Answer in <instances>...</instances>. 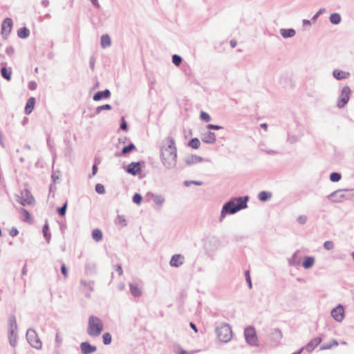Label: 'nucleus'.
Listing matches in <instances>:
<instances>
[{"mask_svg": "<svg viewBox=\"0 0 354 354\" xmlns=\"http://www.w3.org/2000/svg\"><path fill=\"white\" fill-rule=\"evenodd\" d=\"M297 254V252H295L294 254L292 256V257L288 259L289 266H295L299 265L300 261H297V259H296Z\"/></svg>", "mask_w": 354, "mask_h": 354, "instance_id": "32", "label": "nucleus"}, {"mask_svg": "<svg viewBox=\"0 0 354 354\" xmlns=\"http://www.w3.org/2000/svg\"><path fill=\"white\" fill-rule=\"evenodd\" d=\"M135 145L133 144H130L128 146H125L122 150V154H126L127 153H129L131 151H132L133 149H135Z\"/></svg>", "mask_w": 354, "mask_h": 354, "instance_id": "37", "label": "nucleus"}, {"mask_svg": "<svg viewBox=\"0 0 354 354\" xmlns=\"http://www.w3.org/2000/svg\"><path fill=\"white\" fill-rule=\"evenodd\" d=\"M130 290H131V294L134 297H139L142 295V290H141L140 288L138 286V285H137V284H133V283L130 284Z\"/></svg>", "mask_w": 354, "mask_h": 354, "instance_id": "24", "label": "nucleus"}, {"mask_svg": "<svg viewBox=\"0 0 354 354\" xmlns=\"http://www.w3.org/2000/svg\"><path fill=\"white\" fill-rule=\"evenodd\" d=\"M141 165L139 162H131L128 165L127 172L132 175H137L141 173Z\"/></svg>", "mask_w": 354, "mask_h": 354, "instance_id": "11", "label": "nucleus"}, {"mask_svg": "<svg viewBox=\"0 0 354 354\" xmlns=\"http://www.w3.org/2000/svg\"><path fill=\"white\" fill-rule=\"evenodd\" d=\"M315 261V257L306 256L304 257L302 266L305 269H309L313 266Z\"/></svg>", "mask_w": 354, "mask_h": 354, "instance_id": "21", "label": "nucleus"}, {"mask_svg": "<svg viewBox=\"0 0 354 354\" xmlns=\"http://www.w3.org/2000/svg\"><path fill=\"white\" fill-rule=\"evenodd\" d=\"M12 20L10 18H6L1 24V34L3 37H7L10 33L12 28Z\"/></svg>", "mask_w": 354, "mask_h": 354, "instance_id": "8", "label": "nucleus"}, {"mask_svg": "<svg viewBox=\"0 0 354 354\" xmlns=\"http://www.w3.org/2000/svg\"><path fill=\"white\" fill-rule=\"evenodd\" d=\"M232 338V330L228 324H223V342H228Z\"/></svg>", "mask_w": 354, "mask_h": 354, "instance_id": "10", "label": "nucleus"}, {"mask_svg": "<svg viewBox=\"0 0 354 354\" xmlns=\"http://www.w3.org/2000/svg\"><path fill=\"white\" fill-rule=\"evenodd\" d=\"M205 142H212L215 140V136L211 132L207 133V138L205 137L203 139Z\"/></svg>", "mask_w": 354, "mask_h": 354, "instance_id": "41", "label": "nucleus"}, {"mask_svg": "<svg viewBox=\"0 0 354 354\" xmlns=\"http://www.w3.org/2000/svg\"><path fill=\"white\" fill-rule=\"evenodd\" d=\"M190 327L195 331V333H197V328H196V326L194 324H193L192 322L190 323Z\"/></svg>", "mask_w": 354, "mask_h": 354, "instance_id": "61", "label": "nucleus"}, {"mask_svg": "<svg viewBox=\"0 0 354 354\" xmlns=\"http://www.w3.org/2000/svg\"><path fill=\"white\" fill-rule=\"evenodd\" d=\"M330 344H332V346H337L338 345V342L337 340H335V339H333Z\"/></svg>", "mask_w": 354, "mask_h": 354, "instance_id": "64", "label": "nucleus"}, {"mask_svg": "<svg viewBox=\"0 0 354 354\" xmlns=\"http://www.w3.org/2000/svg\"><path fill=\"white\" fill-rule=\"evenodd\" d=\"M20 213L21 214V219L24 221L27 222L28 223H32V220L31 215L26 209L21 208L20 209Z\"/></svg>", "mask_w": 354, "mask_h": 354, "instance_id": "22", "label": "nucleus"}, {"mask_svg": "<svg viewBox=\"0 0 354 354\" xmlns=\"http://www.w3.org/2000/svg\"><path fill=\"white\" fill-rule=\"evenodd\" d=\"M230 44L232 48H234L236 46V41L235 39H232Z\"/></svg>", "mask_w": 354, "mask_h": 354, "instance_id": "60", "label": "nucleus"}, {"mask_svg": "<svg viewBox=\"0 0 354 354\" xmlns=\"http://www.w3.org/2000/svg\"><path fill=\"white\" fill-rule=\"evenodd\" d=\"M335 247V245L331 241H326L324 243V248L327 250H333Z\"/></svg>", "mask_w": 354, "mask_h": 354, "instance_id": "39", "label": "nucleus"}, {"mask_svg": "<svg viewBox=\"0 0 354 354\" xmlns=\"http://www.w3.org/2000/svg\"><path fill=\"white\" fill-rule=\"evenodd\" d=\"M104 328L100 319L95 316H91L88 319V333L92 337L99 336Z\"/></svg>", "mask_w": 354, "mask_h": 354, "instance_id": "3", "label": "nucleus"}, {"mask_svg": "<svg viewBox=\"0 0 354 354\" xmlns=\"http://www.w3.org/2000/svg\"><path fill=\"white\" fill-rule=\"evenodd\" d=\"M302 24H303V26H311L310 21L308 20V19H304L302 21Z\"/></svg>", "mask_w": 354, "mask_h": 354, "instance_id": "57", "label": "nucleus"}, {"mask_svg": "<svg viewBox=\"0 0 354 354\" xmlns=\"http://www.w3.org/2000/svg\"><path fill=\"white\" fill-rule=\"evenodd\" d=\"M102 338H103V342L106 345L111 344V342L112 341L111 335L109 333H105L103 335Z\"/></svg>", "mask_w": 354, "mask_h": 354, "instance_id": "35", "label": "nucleus"}, {"mask_svg": "<svg viewBox=\"0 0 354 354\" xmlns=\"http://www.w3.org/2000/svg\"><path fill=\"white\" fill-rule=\"evenodd\" d=\"M1 73L3 78H5L7 80H10L11 79V71L7 69L5 67H3L1 69Z\"/></svg>", "mask_w": 354, "mask_h": 354, "instance_id": "30", "label": "nucleus"}, {"mask_svg": "<svg viewBox=\"0 0 354 354\" xmlns=\"http://www.w3.org/2000/svg\"><path fill=\"white\" fill-rule=\"evenodd\" d=\"M153 200L154 203L158 205H161L165 201L164 198L162 196L159 195H153Z\"/></svg>", "mask_w": 354, "mask_h": 354, "instance_id": "36", "label": "nucleus"}, {"mask_svg": "<svg viewBox=\"0 0 354 354\" xmlns=\"http://www.w3.org/2000/svg\"><path fill=\"white\" fill-rule=\"evenodd\" d=\"M332 317L337 322H342L344 317V310L342 305H338L331 310Z\"/></svg>", "mask_w": 354, "mask_h": 354, "instance_id": "9", "label": "nucleus"}, {"mask_svg": "<svg viewBox=\"0 0 354 354\" xmlns=\"http://www.w3.org/2000/svg\"><path fill=\"white\" fill-rule=\"evenodd\" d=\"M66 207H67V203H65L62 207H60L57 209L59 214L62 216H64L66 214Z\"/></svg>", "mask_w": 354, "mask_h": 354, "instance_id": "46", "label": "nucleus"}, {"mask_svg": "<svg viewBox=\"0 0 354 354\" xmlns=\"http://www.w3.org/2000/svg\"><path fill=\"white\" fill-rule=\"evenodd\" d=\"M330 348H332V344L328 343V344H324L322 345L320 347V349L321 350H326V349H330Z\"/></svg>", "mask_w": 354, "mask_h": 354, "instance_id": "54", "label": "nucleus"}, {"mask_svg": "<svg viewBox=\"0 0 354 354\" xmlns=\"http://www.w3.org/2000/svg\"><path fill=\"white\" fill-rule=\"evenodd\" d=\"M207 128L209 129H220L221 127L217 126V125L209 124V125H207Z\"/></svg>", "mask_w": 354, "mask_h": 354, "instance_id": "58", "label": "nucleus"}, {"mask_svg": "<svg viewBox=\"0 0 354 354\" xmlns=\"http://www.w3.org/2000/svg\"><path fill=\"white\" fill-rule=\"evenodd\" d=\"M307 216L305 215H301L297 218V222L301 225H304L307 221Z\"/></svg>", "mask_w": 354, "mask_h": 354, "instance_id": "49", "label": "nucleus"}, {"mask_svg": "<svg viewBox=\"0 0 354 354\" xmlns=\"http://www.w3.org/2000/svg\"><path fill=\"white\" fill-rule=\"evenodd\" d=\"M326 12V9L322 8H320L314 15L313 17H312V21L313 22H315L317 21V19H318V17L322 15L323 14L324 12Z\"/></svg>", "mask_w": 354, "mask_h": 354, "instance_id": "38", "label": "nucleus"}, {"mask_svg": "<svg viewBox=\"0 0 354 354\" xmlns=\"http://www.w3.org/2000/svg\"><path fill=\"white\" fill-rule=\"evenodd\" d=\"M81 283H82V284L84 286H85V287H86V288H89L90 290H93V288H92V283H91V282L86 281H82V282H81Z\"/></svg>", "mask_w": 354, "mask_h": 354, "instance_id": "53", "label": "nucleus"}, {"mask_svg": "<svg viewBox=\"0 0 354 354\" xmlns=\"http://www.w3.org/2000/svg\"><path fill=\"white\" fill-rule=\"evenodd\" d=\"M245 279H246V281H247V283H248L249 288H252V280H251V278L250 276V272L248 270H247L245 272Z\"/></svg>", "mask_w": 354, "mask_h": 354, "instance_id": "45", "label": "nucleus"}, {"mask_svg": "<svg viewBox=\"0 0 354 354\" xmlns=\"http://www.w3.org/2000/svg\"><path fill=\"white\" fill-rule=\"evenodd\" d=\"M353 191V189H337L328 196V198L333 203H339L344 201H351L354 197V194H346L343 192Z\"/></svg>", "mask_w": 354, "mask_h": 354, "instance_id": "4", "label": "nucleus"}, {"mask_svg": "<svg viewBox=\"0 0 354 354\" xmlns=\"http://www.w3.org/2000/svg\"><path fill=\"white\" fill-rule=\"evenodd\" d=\"M97 165L95 164L92 168V175L93 176L95 175V174L97 173Z\"/></svg>", "mask_w": 354, "mask_h": 354, "instance_id": "59", "label": "nucleus"}, {"mask_svg": "<svg viewBox=\"0 0 354 354\" xmlns=\"http://www.w3.org/2000/svg\"><path fill=\"white\" fill-rule=\"evenodd\" d=\"M333 77L338 80L347 79L350 76L348 72H345L341 70L335 69L333 72Z\"/></svg>", "mask_w": 354, "mask_h": 354, "instance_id": "17", "label": "nucleus"}, {"mask_svg": "<svg viewBox=\"0 0 354 354\" xmlns=\"http://www.w3.org/2000/svg\"><path fill=\"white\" fill-rule=\"evenodd\" d=\"M19 203L22 205H30L34 204L35 198L28 189H24L21 192Z\"/></svg>", "mask_w": 354, "mask_h": 354, "instance_id": "7", "label": "nucleus"}, {"mask_svg": "<svg viewBox=\"0 0 354 354\" xmlns=\"http://www.w3.org/2000/svg\"><path fill=\"white\" fill-rule=\"evenodd\" d=\"M201 145V142L198 138H192L189 142V146L194 149H197L199 148Z\"/></svg>", "mask_w": 354, "mask_h": 354, "instance_id": "31", "label": "nucleus"}, {"mask_svg": "<svg viewBox=\"0 0 354 354\" xmlns=\"http://www.w3.org/2000/svg\"><path fill=\"white\" fill-rule=\"evenodd\" d=\"M244 335L245 342L250 346H258V337L254 326H248L245 328Z\"/></svg>", "mask_w": 354, "mask_h": 354, "instance_id": "5", "label": "nucleus"}, {"mask_svg": "<svg viewBox=\"0 0 354 354\" xmlns=\"http://www.w3.org/2000/svg\"><path fill=\"white\" fill-rule=\"evenodd\" d=\"M115 223L121 227H124L127 225V220L123 216H118Z\"/></svg>", "mask_w": 354, "mask_h": 354, "instance_id": "34", "label": "nucleus"}, {"mask_svg": "<svg viewBox=\"0 0 354 354\" xmlns=\"http://www.w3.org/2000/svg\"><path fill=\"white\" fill-rule=\"evenodd\" d=\"M133 201L135 203L140 205L142 201V196L138 194H136L133 197Z\"/></svg>", "mask_w": 354, "mask_h": 354, "instance_id": "47", "label": "nucleus"}, {"mask_svg": "<svg viewBox=\"0 0 354 354\" xmlns=\"http://www.w3.org/2000/svg\"><path fill=\"white\" fill-rule=\"evenodd\" d=\"M61 271H62V274L65 277H68V273H67L66 268V266L64 264L62 265V268H61Z\"/></svg>", "mask_w": 354, "mask_h": 354, "instance_id": "55", "label": "nucleus"}, {"mask_svg": "<svg viewBox=\"0 0 354 354\" xmlns=\"http://www.w3.org/2000/svg\"><path fill=\"white\" fill-rule=\"evenodd\" d=\"M17 35L20 38H26L30 35V31L26 28L24 27L18 30Z\"/></svg>", "mask_w": 354, "mask_h": 354, "instance_id": "29", "label": "nucleus"}, {"mask_svg": "<svg viewBox=\"0 0 354 354\" xmlns=\"http://www.w3.org/2000/svg\"><path fill=\"white\" fill-rule=\"evenodd\" d=\"M19 234V231L16 227H12L9 231V234L11 236H16Z\"/></svg>", "mask_w": 354, "mask_h": 354, "instance_id": "51", "label": "nucleus"}, {"mask_svg": "<svg viewBox=\"0 0 354 354\" xmlns=\"http://www.w3.org/2000/svg\"><path fill=\"white\" fill-rule=\"evenodd\" d=\"M80 348L83 354H89L96 351V347L88 342H82L80 344Z\"/></svg>", "mask_w": 354, "mask_h": 354, "instance_id": "13", "label": "nucleus"}, {"mask_svg": "<svg viewBox=\"0 0 354 354\" xmlns=\"http://www.w3.org/2000/svg\"><path fill=\"white\" fill-rule=\"evenodd\" d=\"M202 160H203V158L198 156L190 155V156H188L185 158V164L187 165H192L194 164L199 163V162H202Z\"/></svg>", "mask_w": 354, "mask_h": 354, "instance_id": "16", "label": "nucleus"}, {"mask_svg": "<svg viewBox=\"0 0 354 354\" xmlns=\"http://www.w3.org/2000/svg\"><path fill=\"white\" fill-rule=\"evenodd\" d=\"M272 194L270 192L261 191L258 194V198L261 201H267L271 198Z\"/></svg>", "mask_w": 354, "mask_h": 354, "instance_id": "23", "label": "nucleus"}, {"mask_svg": "<svg viewBox=\"0 0 354 354\" xmlns=\"http://www.w3.org/2000/svg\"><path fill=\"white\" fill-rule=\"evenodd\" d=\"M49 227L48 225H45L43 228L44 236L46 238L47 240L50 239V234H48Z\"/></svg>", "mask_w": 354, "mask_h": 354, "instance_id": "48", "label": "nucleus"}, {"mask_svg": "<svg viewBox=\"0 0 354 354\" xmlns=\"http://www.w3.org/2000/svg\"><path fill=\"white\" fill-rule=\"evenodd\" d=\"M120 128L122 130H126L127 129V123H126L124 118H122V123H121V125H120Z\"/></svg>", "mask_w": 354, "mask_h": 354, "instance_id": "56", "label": "nucleus"}, {"mask_svg": "<svg viewBox=\"0 0 354 354\" xmlns=\"http://www.w3.org/2000/svg\"><path fill=\"white\" fill-rule=\"evenodd\" d=\"M298 140V138L297 136L295 135H288L287 138V142H288L290 144L295 143Z\"/></svg>", "mask_w": 354, "mask_h": 354, "instance_id": "42", "label": "nucleus"}, {"mask_svg": "<svg viewBox=\"0 0 354 354\" xmlns=\"http://www.w3.org/2000/svg\"><path fill=\"white\" fill-rule=\"evenodd\" d=\"M111 44V39L108 35H104L101 37V46L102 48L108 47Z\"/></svg>", "mask_w": 354, "mask_h": 354, "instance_id": "27", "label": "nucleus"}, {"mask_svg": "<svg viewBox=\"0 0 354 354\" xmlns=\"http://www.w3.org/2000/svg\"><path fill=\"white\" fill-rule=\"evenodd\" d=\"M95 191L98 193V194H104L105 192V189H104V187L103 185L102 184H97L95 185Z\"/></svg>", "mask_w": 354, "mask_h": 354, "instance_id": "43", "label": "nucleus"}, {"mask_svg": "<svg viewBox=\"0 0 354 354\" xmlns=\"http://www.w3.org/2000/svg\"><path fill=\"white\" fill-rule=\"evenodd\" d=\"M111 109V105L109 104H104V105H102V106H98L97 109V111L98 112L102 111V110H110Z\"/></svg>", "mask_w": 354, "mask_h": 354, "instance_id": "50", "label": "nucleus"}, {"mask_svg": "<svg viewBox=\"0 0 354 354\" xmlns=\"http://www.w3.org/2000/svg\"><path fill=\"white\" fill-rule=\"evenodd\" d=\"M351 90L348 86H344L342 92L338 97L337 106L338 108L342 109L348 102Z\"/></svg>", "mask_w": 354, "mask_h": 354, "instance_id": "6", "label": "nucleus"}, {"mask_svg": "<svg viewBox=\"0 0 354 354\" xmlns=\"http://www.w3.org/2000/svg\"><path fill=\"white\" fill-rule=\"evenodd\" d=\"M331 24L337 25L341 22V16L339 13H333L329 17Z\"/></svg>", "mask_w": 354, "mask_h": 354, "instance_id": "26", "label": "nucleus"}, {"mask_svg": "<svg viewBox=\"0 0 354 354\" xmlns=\"http://www.w3.org/2000/svg\"><path fill=\"white\" fill-rule=\"evenodd\" d=\"M110 95H111V93L108 89H106L104 91H99L94 95L93 100L99 101L102 98H108V97H109Z\"/></svg>", "mask_w": 354, "mask_h": 354, "instance_id": "20", "label": "nucleus"}, {"mask_svg": "<svg viewBox=\"0 0 354 354\" xmlns=\"http://www.w3.org/2000/svg\"><path fill=\"white\" fill-rule=\"evenodd\" d=\"M114 269L118 273V274L120 276L122 275L123 271H122L121 266L115 265V266H114Z\"/></svg>", "mask_w": 354, "mask_h": 354, "instance_id": "52", "label": "nucleus"}, {"mask_svg": "<svg viewBox=\"0 0 354 354\" xmlns=\"http://www.w3.org/2000/svg\"><path fill=\"white\" fill-rule=\"evenodd\" d=\"M259 149L261 151H263L268 155H275V154L278 153V152L277 151L268 149L266 145L263 142L260 143L259 145Z\"/></svg>", "mask_w": 354, "mask_h": 354, "instance_id": "25", "label": "nucleus"}, {"mask_svg": "<svg viewBox=\"0 0 354 354\" xmlns=\"http://www.w3.org/2000/svg\"><path fill=\"white\" fill-rule=\"evenodd\" d=\"M36 103L35 98L33 97H30L26 104L25 113L29 115L32 113Z\"/></svg>", "mask_w": 354, "mask_h": 354, "instance_id": "19", "label": "nucleus"}, {"mask_svg": "<svg viewBox=\"0 0 354 354\" xmlns=\"http://www.w3.org/2000/svg\"><path fill=\"white\" fill-rule=\"evenodd\" d=\"M248 200V196L232 198L223 205V216L225 214H234L247 208Z\"/></svg>", "mask_w": 354, "mask_h": 354, "instance_id": "2", "label": "nucleus"}, {"mask_svg": "<svg viewBox=\"0 0 354 354\" xmlns=\"http://www.w3.org/2000/svg\"><path fill=\"white\" fill-rule=\"evenodd\" d=\"M102 232L99 229H95L92 232V237L95 241H100L102 239Z\"/></svg>", "mask_w": 354, "mask_h": 354, "instance_id": "28", "label": "nucleus"}, {"mask_svg": "<svg viewBox=\"0 0 354 354\" xmlns=\"http://www.w3.org/2000/svg\"><path fill=\"white\" fill-rule=\"evenodd\" d=\"M172 62L176 66H179L182 62V59L179 55H174L172 57Z\"/></svg>", "mask_w": 354, "mask_h": 354, "instance_id": "40", "label": "nucleus"}, {"mask_svg": "<svg viewBox=\"0 0 354 354\" xmlns=\"http://www.w3.org/2000/svg\"><path fill=\"white\" fill-rule=\"evenodd\" d=\"M35 83H30L29 84V88L31 90L35 89Z\"/></svg>", "mask_w": 354, "mask_h": 354, "instance_id": "63", "label": "nucleus"}, {"mask_svg": "<svg viewBox=\"0 0 354 354\" xmlns=\"http://www.w3.org/2000/svg\"><path fill=\"white\" fill-rule=\"evenodd\" d=\"M184 257L180 254H175L171 257L170 265L173 267H178L183 263Z\"/></svg>", "mask_w": 354, "mask_h": 354, "instance_id": "15", "label": "nucleus"}, {"mask_svg": "<svg viewBox=\"0 0 354 354\" xmlns=\"http://www.w3.org/2000/svg\"><path fill=\"white\" fill-rule=\"evenodd\" d=\"M342 176L338 172H333L330 175V180L332 182H338L339 180H340Z\"/></svg>", "mask_w": 354, "mask_h": 354, "instance_id": "33", "label": "nucleus"}, {"mask_svg": "<svg viewBox=\"0 0 354 354\" xmlns=\"http://www.w3.org/2000/svg\"><path fill=\"white\" fill-rule=\"evenodd\" d=\"M279 32L281 35L285 39L293 37L296 35V31L293 28H281Z\"/></svg>", "mask_w": 354, "mask_h": 354, "instance_id": "18", "label": "nucleus"}, {"mask_svg": "<svg viewBox=\"0 0 354 354\" xmlns=\"http://www.w3.org/2000/svg\"><path fill=\"white\" fill-rule=\"evenodd\" d=\"M161 161L167 168L174 167L177 161L176 143L171 137H167L162 141L161 148Z\"/></svg>", "mask_w": 354, "mask_h": 354, "instance_id": "1", "label": "nucleus"}, {"mask_svg": "<svg viewBox=\"0 0 354 354\" xmlns=\"http://www.w3.org/2000/svg\"><path fill=\"white\" fill-rule=\"evenodd\" d=\"M56 341L58 344H59L62 342V338L60 337L59 333H57Z\"/></svg>", "mask_w": 354, "mask_h": 354, "instance_id": "62", "label": "nucleus"}, {"mask_svg": "<svg viewBox=\"0 0 354 354\" xmlns=\"http://www.w3.org/2000/svg\"><path fill=\"white\" fill-rule=\"evenodd\" d=\"M200 118H201V120H204L205 122H209L211 120V118L209 115V114L205 113V112H204V111H202L201 113Z\"/></svg>", "mask_w": 354, "mask_h": 354, "instance_id": "44", "label": "nucleus"}, {"mask_svg": "<svg viewBox=\"0 0 354 354\" xmlns=\"http://www.w3.org/2000/svg\"><path fill=\"white\" fill-rule=\"evenodd\" d=\"M283 337L282 332L279 328H275L270 335V340L276 345L278 344Z\"/></svg>", "mask_w": 354, "mask_h": 354, "instance_id": "12", "label": "nucleus"}, {"mask_svg": "<svg viewBox=\"0 0 354 354\" xmlns=\"http://www.w3.org/2000/svg\"><path fill=\"white\" fill-rule=\"evenodd\" d=\"M322 342L321 337H315L310 340L308 344L306 346L305 348L307 351L310 352L314 350Z\"/></svg>", "mask_w": 354, "mask_h": 354, "instance_id": "14", "label": "nucleus"}]
</instances>
